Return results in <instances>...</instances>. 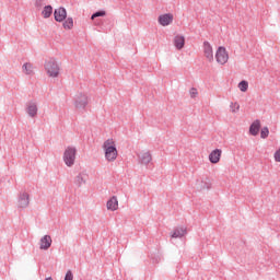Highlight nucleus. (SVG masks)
I'll return each mask as SVG.
<instances>
[{"label":"nucleus","instance_id":"9b49d317","mask_svg":"<svg viewBox=\"0 0 280 280\" xmlns=\"http://www.w3.org/2000/svg\"><path fill=\"white\" fill-rule=\"evenodd\" d=\"M138 159L141 165H149V163H152V153H150V151H142L138 155Z\"/></svg>","mask_w":280,"mask_h":280},{"label":"nucleus","instance_id":"ddd939ff","mask_svg":"<svg viewBox=\"0 0 280 280\" xmlns=\"http://www.w3.org/2000/svg\"><path fill=\"white\" fill-rule=\"evenodd\" d=\"M106 207L108 211H117V209H119V200L117 199V196H113L108 199Z\"/></svg>","mask_w":280,"mask_h":280},{"label":"nucleus","instance_id":"f257e3e1","mask_svg":"<svg viewBox=\"0 0 280 280\" xmlns=\"http://www.w3.org/2000/svg\"><path fill=\"white\" fill-rule=\"evenodd\" d=\"M103 150L105 153V159L108 163H115L119 156V151H117V142L113 138L107 139L103 143Z\"/></svg>","mask_w":280,"mask_h":280},{"label":"nucleus","instance_id":"6e6552de","mask_svg":"<svg viewBox=\"0 0 280 280\" xmlns=\"http://www.w3.org/2000/svg\"><path fill=\"white\" fill-rule=\"evenodd\" d=\"M208 159H209L210 163H212V165H218V163L222 159V150L221 149L212 150L210 152Z\"/></svg>","mask_w":280,"mask_h":280},{"label":"nucleus","instance_id":"423d86ee","mask_svg":"<svg viewBox=\"0 0 280 280\" xmlns=\"http://www.w3.org/2000/svg\"><path fill=\"white\" fill-rule=\"evenodd\" d=\"M89 104V96L86 94H78L74 100V107L78 109L86 108Z\"/></svg>","mask_w":280,"mask_h":280},{"label":"nucleus","instance_id":"f8f14e48","mask_svg":"<svg viewBox=\"0 0 280 280\" xmlns=\"http://www.w3.org/2000/svg\"><path fill=\"white\" fill-rule=\"evenodd\" d=\"M18 205L21 209H25L30 207V194L22 192L19 197Z\"/></svg>","mask_w":280,"mask_h":280},{"label":"nucleus","instance_id":"2eb2a0df","mask_svg":"<svg viewBox=\"0 0 280 280\" xmlns=\"http://www.w3.org/2000/svg\"><path fill=\"white\" fill-rule=\"evenodd\" d=\"M26 113L33 118L36 117L38 115V105L34 102L28 103L26 106Z\"/></svg>","mask_w":280,"mask_h":280},{"label":"nucleus","instance_id":"c85d7f7f","mask_svg":"<svg viewBox=\"0 0 280 280\" xmlns=\"http://www.w3.org/2000/svg\"><path fill=\"white\" fill-rule=\"evenodd\" d=\"M77 178H78L79 185H82V183H84V179L82 178V176H78Z\"/></svg>","mask_w":280,"mask_h":280},{"label":"nucleus","instance_id":"39448f33","mask_svg":"<svg viewBox=\"0 0 280 280\" xmlns=\"http://www.w3.org/2000/svg\"><path fill=\"white\" fill-rule=\"evenodd\" d=\"M158 22L162 27H167L168 25H172L174 23V14L172 13H164L159 15Z\"/></svg>","mask_w":280,"mask_h":280},{"label":"nucleus","instance_id":"393cba45","mask_svg":"<svg viewBox=\"0 0 280 280\" xmlns=\"http://www.w3.org/2000/svg\"><path fill=\"white\" fill-rule=\"evenodd\" d=\"M105 15H106V11H97L96 13L92 14L91 20L95 21L97 16H105Z\"/></svg>","mask_w":280,"mask_h":280},{"label":"nucleus","instance_id":"0eeeda50","mask_svg":"<svg viewBox=\"0 0 280 280\" xmlns=\"http://www.w3.org/2000/svg\"><path fill=\"white\" fill-rule=\"evenodd\" d=\"M203 56L208 62H213V46L209 42L203 43Z\"/></svg>","mask_w":280,"mask_h":280},{"label":"nucleus","instance_id":"5701e85b","mask_svg":"<svg viewBox=\"0 0 280 280\" xmlns=\"http://www.w3.org/2000/svg\"><path fill=\"white\" fill-rule=\"evenodd\" d=\"M231 113H240V103H231L230 104Z\"/></svg>","mask_w":280,"mask_h":280},{"label":"nucleus","instance_id":"20e7f679","mask_svg":"<svg viewBox=\"0 0 280 280\" xmlns=\"http://www.w3.org/2000/svg\"><path fill=\"white\" fill-rule=\"evenodd\" d=\"M214 58L218 62V65L224 66L226 62H229V51L226 50V47L220 46L217 48Z\"/></svg>","mask_w":280,"mask_h":280},{"label":"nucleus","instance_id":"7ed1b4c3","mask_svg":"<svg viewBox=\"0 0 280 280\" xmlns=\"http://www.w3.org/2000/svg\"><path fill=\"white\" fill-rule=\"evenodd\" d=\"M78 156V149L73 145L66 147L63 151V163L67 167H73L75 165V159Z\"/></svg>","mask_w":280,"mask_h":280},{"label":"nucleus","instance_id":"dca6fc26","mask_svg":"<svg viewBox=\"0 0 280 280\" xmlns=\"http://www.w3.org/2000/svg\"><path fill=\"white\" fill-rule=\"evenodd\" d=\"M259 130H261V121L255 120L249 127V135L257 137V135H259Z\"/></svg>","mask_w":280,"mask_h":280},{"label":"nucleus","instance_id":"9d476101","mask_svg":"<svg viewBox=\"0 0 280 280\" xmlns=\"http://www.w3.org/2000/svg\"><path fill=\"white\" fill-rule=\"evenodd\" d=\"M52 240L51 236L49 235H45L39 240V248L40 250H49V248H51V244H52Z\"/></svg>","mask_w":280,"mask_h":280},{"label":"nucleus","instance_id":"a878e982","mask_svg":"<svg viewBox=\"0 0 280 280\" xmlns=\"http://www.w3.org/2000/svg\"><path fill=\"white\" fill-rule=\"evenodd\" d=\"M189 95L192 100H196V97H198V89L191 88L189 91Z\"/></svg>","mask_w":280,"mask_h":280},{"label":"nucleus","instance_id":"f03ea898","mask_svg":"<svg viewBox=\"0 0 280 280\" xmlns=\"http://www.w3.org/2000/svg\"><path fill=\"white\" fill-rule=\"evenodd\" d=\"M44 71L48 78L55 80L60 77V61L56 58H48L44 63Z\"/></svg>","mask_w":280,"mask_h":280},{"label":"nucleus","instance_id":"aec40b11","mask_svg":"<svg viewBox=\"0 0 280 280\" xmlns=\"http://www.w3.org/2000/svg\"><path fill=\"white\" fill-rule=\"evenodd\" d=\"M51 14H54V8L51 5H46L42 11V15L44 19H49Z\"/></svg>","mask_w":280,"mask_h":280},{"label":"nucleus","instance_id":"cd10ccee","mask_svg":"<svg viewBox=\"0 0 280 280\" xmlns=\"http://www.w3.org/2000/svg\"><path fill=\"white\" fill-rule=\"evenodd\" d=\"M65 280H73V272H71V270L67 271Z\"/></svg>","mask_w":280,"mask_h":280},{"label":"nucleus","instance_id":"6ab92c4d","mask_svg":"<svg viewBox=\"0 0 280 280\" xmlns=\"http://www.w3.org/2000/svg\"><path fill=\"white\" fill-rule=\"evenodd\" d=\"M174 46L176 49H183V47H185V36L176 35L174 37Z\"/></svg>","mask_w":280,"mask_h":280},{"label":"nucleus","instance_id":"4be33fe9","mask_svg":"<svg viewBox=\"0 0 280 280\" xmlns=\"http://www.w3.org/2000/svg\"><path fill=\"white\" fill-rule=\"evenodd\" d=\"M238 89H240V91H242V93H246V91H248V83H247V81H241L238 83Z\"/></svg>","mask_w":280,"mask_h":280},{"label":"nucleus","instance_id":"bb28decb","mask_svg":"<svg viewBox=\"0 0 280 280\" xmlns=\"http://www.w3.org/2000/svg\"><path fill=\"white\" fill-rule=\"evenodd\" d=\"M276 163H280V148L273 154Z\"/></svg>","mask_w":280,"mask_h":280},{"label":"nucleus","instance_id":"1a4fd4ad","mask_svg":"<svg viewBox=\"0 0 280 280\" xmlns=\"http://www.w3.org/2000/svg\"><path fill=\"white\" fill-rule=\"evenodd\" d=\"M54 16H55V21H57V23L65 22L67 20V9H65L62 7L56 9L54 12Z\"/></svg>","mask_w":280,"mask_h":280},{"label":"nucleus","instance_id":"f3484780","mask_svg":"<svg viewBox=\"0 0 280 280\" xmlns=\"http://www.w3.org/2000/svg\"><path fill=\"white\" fill-rule=\"evenodd\" d=\"M198 189L200 191L211 189V179L210 178H203L200 182H198Z\"/></svg>","mask_w":280,"mask_h":280},{"label":"nucleus","instance_id":"412c9836","mask_svg":"<svg viewBox=\"0 0 280 280\" xmlns=\"http://www.w3.org/2000/svg\"><path fill=\"white\" fill-rule=\"evenodd\" d=\"M62 27L66 30H73V18H68L63 20Z\"/></svg>","mask_w":280,"mask_h":280},{"label":"nucleus","instance_id":"4468645a","mask_svg":"<svg viewBox=\"0 0 280 280\" xmlns=\"http://www.w3.org/2000/svg\"><path fill=\"white\" fill-rule=\"evenodd\" d=\"M185 235H187V228H185V226L176 228V229L171 233V237H172L173 240L180 238V237H185Z\"/></svg>","mask_w":280,"mask_h":280},{"label":"nucleus","instance_id":"a211bd4d","mask_svg":"<svg viewBox=\"0 0 280 280\" xmlns=\"http://www.w3.org/2000/svg\"><path fill=\"white\" fill-rule=\"evenodd\" d=\"M22 72L25 74V75H34L35 73V70H34V65L30 63V62H26L22 66Z\"/></svg>","mask_w":280,"mask_h":280},{"label":"nucleus","instance_id":"b1692460","mask_svg":"<svg viewBox=\"0 0 280 280\" xmlns=\"http://www.w3.org/2000/svg\"><path fill=\"white\" fill-rule=\"evenodd\" d=\"M268 135H270V130H268V127H264L260 131L261 139H268Z\"/></svg>","mask_w":280,"mask_h":280}]
</instances>
